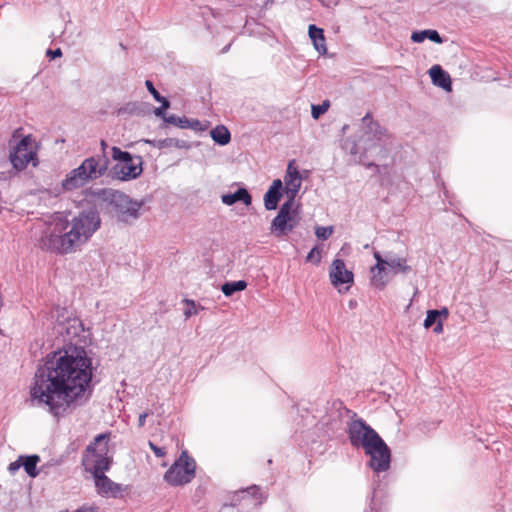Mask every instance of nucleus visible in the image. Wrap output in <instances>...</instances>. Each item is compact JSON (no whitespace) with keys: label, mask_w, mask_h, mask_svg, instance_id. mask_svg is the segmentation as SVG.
<instances>
[{"label":"nucleus","mask_w":512,"mask_h":512,"mask_svg":"<svg viewBox=\"0 0 512 512\" xmlns=\"http://www.w3.org/2000/svg\"><path fill=\"white\" fill-rule=\"evenodd\" d=\"M210 136L212 140L220 146H225L231 141V133L224 125H217L211 129Z\"/></svg>","instance_id":"412c9836"},{"label":"nucleus","mask_w":512,"mask_h":512,"mask_svg":"<svg viewBox=\"0 0 512 512\" xmlns=\"http://www.w3.org/2000/svg\"><path fill=\"white\" fill-rule=\"evenodd\" d=\"M40 142L33 135H25L20 140L15 141L10 146L9 161L14 169L22 171L32 165L36 167L39 164L38 152Z\"/></svg>","instance_id":"423d86ee"},{"label":"nucleus","mask_w":512,"mask_h":512,"mask_svg":"<svg viewBox=\"0 0 512 512\" xmlns=\"http://www.w3.org/2000/svg\"><path fill=\"white\" fill-rule=\"evenodd\" d=\"M97 493L106 498H116L123 491L122 486L113 482L104 472L92 474Z\"/></svg>","instance_id":"4468645a"},{"label":"nucleus","mask_w":512,"mask_h":512,"mask_svg":"<svg viewBox=\"0 0 512 512\" xmlns=\"http://www.w3.org/2000/svg\"><path fill=\"white\" fill-rule=\"evenodd\" d=\"M247 287V283L244 280L227 282L222 285L221 291L227 297L233 295L235 292H240L245 290Z\"/></svg>","instance_id":"b1692460"},{"label":"nucleus","mask_w":512,"mask_h":512,"mask_svg":"<svg viewBox=\"0 0 512 512\" xmlns=\"http://www.w3.org/2000/svg\"><path fill=\"white\" fill-rule=\"evenodd\" d=\"M283 182L275 179L264 195V206L267 210H275L282 196Z\"/></svg>","instance_id":"2eb2a0df"},{"label":"nucleus","mask_w":512,"mask_h":512,"mask_svg":"<svg viewBox=\"0 0 512 512\" xmlns=\"http://www.w3.org/2000/svg\"><path fill=\"white\" fill-rule=\"evenodd\" d=\"M322 260V251L319 249V247H313L311 251L306 256V261L311 262L314 265H319Z\"/></svg>","instance_id":"bb28decb"},{"label":"nucleus","mask_w":512,"mask_h":512,"mask_svg":"<svg viewBox=\"0 0 512 512\" xmlns=\"http://www.w3.org/2000/svg\"><path fill=\"white\" fill-rule=\"evenodd\" d=\"M349 438L354 447H361L370 457L369 466L375 472H384L390 466V450L378 433L362 420L349 424Z\"/></svg>","instance_id":"7ed1b4c3"},{"label":"nucleus","mask_w":512,"mask_h":512,"mask_svg":"<svg viewBox=\"0 0 512 512\" xmlns=\"http://www.w3.org/2000/svg\"><path fill=\"white\" fill-rule=\"evenodd\" d=\"M329 109V102L324 101L320 105H312L311 106V115L313 119H318L322 114L326 113Z\"/></svg>","instance_id":"c85d7f7f"},{"label":"nucleus","mask_w":512,"mask_h":512,"mask_svg":"<svg viewBox=\"0 0 512 512\" xmlns=\"http://www.w3.org/2000/svg\"><path fill=\"white\" fill-rule=\"evenodd\" d=\"M112 158L116 162L112 168L115 178L121 181H129L141 175L143 161L140 156H133L118 147H113Z\"/></svg>","instance_id":"1a4fd4ad"},{"label":"nucleus","mask_w":512,"mask_h":512,"mask_svg":"<svg viewBox=\"0 0 512 512\" xmlns=\"http://www.w3.org/2000/svg\"><path fill=\"white\" fill-rule=\"evenodd\" d=\"M294 203L286 201L280 207L278 214L270 225V233L276 238H282L291 233L299 224L300 216Z\"/></svg>","instance_id":"9b49d317"},{"label":"nucleus","mask_w":512,"mask_h":512,"mask_svg":"<svg viewBox=\"0 0 512 512\" xmlns=\"http://www.w3.org/2000/svg\"><path fill=\"white\" fill-rule=\"evenodd\" d=\"M329 279L339 293H345L354 283V274L347 269L344 260L336 258L329 267Z\"/></svg>","instance_id":"f8f14e48"},{"label":"nucleus","mask_w":512,"mask_h":512,"mask_svg":"<svg viewBox=\"0 0 512 512\" xmlns=\"http://www.w3.org/2000/svg\"><path fill=\"white\" fill-rule=\"evenodd\" d=\"M56 322L57 332L75 344L54 353L36 372L29 395L33 406L60 418L87 400L93 366L92 358L78 345L88 336L82 321L70 311L60 309Z\"/></svg>","instance_id":"f257e3e1"},{"label":"nucleus","mask_w":512,"mask_h":512,"mask_svg":"<svg viewBox=\"0 0 512 512\" xmlns=\"http://www.w3.org/2000/svg\"><path fill=\"white\" fill-rule=\"evenodd\" d=\"M425 39H429L432 42L441 44L443 39L436 30L427 29L421 31H414L411 34V40L415 43H422Z\"/></svg>","instance_id":"4be33fe9"},{"label":"nucleus","mask_w":512,"mask_h":512,"mask_svg":"<svg viewBox=\"0 0 512 512\" xmlns=\"http://www.w3.org/2000/svg\"><path fill=\"white\" fill-rule=\"evenodd\" d=\"M147 416H148L147 412L141 413L139 415V418H138V426L139 427H143L145 425Z\"/></svg>","instance_id":"58836bf2"},{"label":"nucleus","mask_w":512,"mask_h":512,"mask_svg":"<svg viewBox=\"0 0 512 512\" xmlns=\"http://www.w3.org/2000/svg\"><path fill=\"white\" fill-rule=\"evenodd\" d=\"M47 55L54 59L56 57H60L62 55V51L60 48H57L55 50H48Z\"/></svg>","instance_id":"f704fd0d"},{"label":"nucleus","mask_w":512,"mask_h":512,"mask_svg":"<svg viewBox=\"0 0 512 512\" xmlns=\"http://www.w3.org/2000/svg\"><path fill=\"white\" fill-rule=\"evenodd\" d=\"M440 319L438 318V310H428L423 326L428 329L436 324Z\"/></svg>","instance_id":"c756f323"},{"label":"nucleus","mask_w":512,"mask_h":512,"mask_svg":"<svg viewBox=\"0 0 512 512\" xmlns=\"http://www.w3.org/2000/svg\"><path fill=\"white\" fill-rule=\"evenodd\" d=\"M101 218L97 210H83L69 221L56 214L47 223L40 238L41 245L61 254L75 252L99 230Z\"/></svg>","instance_id":"f03ea898"},{"label":"nucleus","mask_w":512,"mask_h":512,"mask_svg":"<svg viewBox=\"0 0 512 512\" xmlns=\"http://www.w3.org/2000/svg\"><path fill=\"white\" fill-rule=\"evenodd\" d=\"M143 142L158 148V143L160 142V140H148V139H146V140H143Z\"/></svg>","instance_id":"37998d69"},{"label":"nucleus","mask_w":512,"mask_h":512,"mask_svg":"<svg viewBox=\"0 0 512 512\" xmlns=\"http://www.w3.org/2000/svg\"><path fill=\"white\" fill-rule=\"evenodd\" d=\"M363 123L369 125L370 132L374 133L377 140H382V138L386 135L385 129H383L378 123L372 122L368 116L363 118Z\"/></svg>","instance_id":"a878e982"},{"label":"nucleus","mask_w":512,"mask_h":512,"mask_svg":"<svg viewBox=\"0 0 512 512\" xmlns=\"http://www.w3.org/2000/svg\"><path fill=\"white\" fill-rule=\"evenodd\" d=\"M157 102L161 103V107L164 109V110H167L170 106V103L169 101L162 96V100H157Z\"/></svg>","instance_id":"a19ab883"},{"label":"nucleus","mask_w":512,"mask_h":512,"mask_svg":"<svg viewBox=\"0 0 512 512\" xmlns=\"http://www.w3.org/2000/svg\"><path fill=\"white\" fill-rule=\"evenodd\" d=\"M319 1L327 8H333L340 2V0H319Z\"/></svg>","instance_id":"72a5a7b5"},{"label":"nucleus","mask_w":512,"mask_h":512,"mask_svg":"<svg viewBox=\"0 0 512 512\" xmlns=\"http://www.w3.org/2000/svg\"><path fill=\"white\" fill-rule=\"evenodd\" d=\"M448 315H449V311L446 307L438 310V318L439 319H441V320L446 319L448 317Z\"/></svg>","instance_id":"4c0bfd02"},{"label":"nucleus","mask_w":512,"mask_h":512,"mask_svg":"<svg viewBox=\"0 0 512 512\" xmlns=\"http://www.w3.org/2000/svg\"><path fill=\"white\" fill-rule=\"evenodd\" d=\"M284 184V192L288 198L287 201L294 203L295 197L302 185V177L298 168L295 166L294 161L288 163L284 176Z\"/></svg>","instance_id":"ddd939ff"},{"label":"nucleus","mask_w":512,"mask_h":512,"mask_svg":"<svg viewBox=\"0 0 512 512\" xmlns=\"http://www.w3.org/2000/svg\"><path fill=\"white\" fill-rule=\"evenodd\" d=\"M373 256L376 263L369 269V284L376 290H384L395 275L412 272V266L404 255L392 251H374Z\"/></svg>","instance_id":"20e7f679"},{"label":"nucleus","mask_w":512,"mask_h":512,"mask_svg":"<svg viewBox=\"0 0 512 512\" xmlns=\"http://www.w3.org/2000/svg\"><path fill=\"white\" fill-rule=\"evenodd\" d=\"M164 109L162 107H158L154 110V114L157 116V117H161V118H167L168 116H165L164 114Z\"/></svg>","instance_id":"ea45409f"},{"label":"nucleus","mask_w":512,"mask_h":512,"mask_svg":"<svg viewBox=\"0 0 512 512\" xmlns=\"http://www.w3.org/2000/svg\"><path fill=\"white\" fill-rule=\"evenodd\" d=\"M182 303L185 306L183 309L185 319H189L190 317L197 315L200 310L204 309L202 306L197 305L192 299H184Z\"/></svg>","instance_id":"393cba45"},{"label":"nucleus","mask_w":512,"mask_h":512,"mask_svg":"<svg viewBox=\"0 0 512 512\" xmlns=\"http://www.w3.org/2000/svg\"><path fill=\"white\" fill-rule=\"evenodd\" d=\"M108 162L104 157H89L71 170L62 182L65 190H74L101 177L107 170Z\"/></svg>","instance_id":"39448f33"},{"label":"nucleus","mask_w":512,"mask_h":512,"mask_svg":"<svg viewBox=\"0 0 512 512\" xmlns=\"http://www.w3.org/2000/svg\"><path fill=\"white\" fill-rule=\"evenodd\" d=\"M110 205L118 222L132 224L140 217L143 202L132 199L123 192L114 191L110 195Z\"/></svg>","instance_id":"9d476101"},{"label":"nucleus","mask_w":512,"mask_h":512,"mask_svg":"<svg viewBox=\"0 0 512 512\" xmlns=\"http://www.w3.org/2000/svg\"><path fill=\"white\" fill-rule=\"evenodd\" d=\"M108 436L99 434L95 437L84 454L83 465L85 470L91 474L105 472L110 467V457L108 456Z\"/></svg>","instance_id":"0eeeda50"},{"label":"nucleus","mask_w":512,"mask_h":512,"mask_svg":"<svg viewBox=\"0 0 512 512\" xmlns=\"http://www.w3.org/2000/svg\"><path fill=\"white\" fill-rule=\"evenodd\" d=\"M40 456L33 455H22V468L30 478H36L39 476L40 471L38 464L40 463Z\"/></svg>","instance_id":"aec40b11"},{"label":"nucleus","mask_w":512,"mask_h":512,"mask_svg":"<svg viewBox=\"0 0 512 512\" xmlns=\"http://www.w3.org/2000/svg\"><path fill=\"white\" fill-rule=\"evenodd\" d=\"M166 123L172 124L182 129H192L194 131H203L205 127L202 123L197 119H189L186 117H178L176 115H170L167 118H164Z\"/></svg>","instance_id":"6ab92c4d"},{"label":"nucleus","mask_w":512,"mask_h":512,"mask_svg":"<svg viewBox=\"0 0 512 512\" xmlns=\"http://www.w3.org/2000/svg\"><path fill=\"white\" fill-rule=\"evenodd\" d=\"M428 73L434 85L441 87L447 92L452 90L451 78L449 74L441 68V66H432Z\"/></svg>","instance_id":"dca6fc26"},{"label":"nucleus","mask_w":512,"mask_h":512,"mask_svg":"<svg viewBox=\"0 0 512 512\" xmlns=\"http://www.w3.org/2000/svg\"><path fill=\"white\" fill-rule=\"evenodd\" d=\"M145 85L148 89V91L152 94L153 98L157 101V100H162V96L159 94V92L155 89V87L153 86V83L150 81V80H147L145 82Z\"/></svg>","instance_id":"2f4dec72"},{"label":"nucleus","mask_w":512,"mask_h":512,"mask_svg":"<svg viewBox=\"0 0 512 512\" xmlns=\"http://www.w3.org/2000/svg\"><path fill=\"white\" fill-rule=\"evenodd\" d=\"M334 232L333 226H317L315 228V235L317 238L326 240L328 239Z\"/></svg>","instance_id":"cd10ccee"},{"label":"nucleus","mask_w":512,"mask_h":512,"mask_svg":"<svg viewBox=\"0 0 512 512\" xmlns=\"http://www.w3.org/2000/svg\"><path fill=\"white\" fill-rule=\"evenodd\" d=\"M76 512H98V507L96 506H83L78 509Z\"/></svg>","instance_id":"c9c22d12"},{"label":"nucleus","mask_w":512,"mask_h":512,"mask_svg":"<svg viewBox=\"0 0 512 512\" xmlns=\"http://www.w3.org/2000/svg\"><path fill=\"white\" fill-rule=\"evenodd\" d=\"M443 321L442 320H439L436 324H435V327L433 328V332L436 333V334H441L443 332Z\"/></svg>","instance_id":"e433bc0d"},{"label":"nucleus","mask_w":512,"mask_h":512,"mask_svg":"<svg viewBox=\"0 0 512 512\" xmlns=\"http://www.w3.org/2000/svg\"><path fill=\"white\" fill-rule=\"evenodd\" d=\"M221 201L227 206H232L236 202H242L245 206H250L252 197L246 188H239L234 193L223 194Z\"/></svg>","instance_id":"a211bd4d"},{"label":"nucleus","mask_w":512,"mask_h":512,"mask_svg":"<svg viewBox=\"0 0 512 512\" xmlns=\"http://www.w3.org/2000/svg\"><path fill=\"white\" fill-rule=\"evenodd\" d=\"M308 35L314 46V49L320 54L325 55L327 53L326 39L322 28H318L316 25L311 24L308 27Z\"/></svg>","instance_id":"f3484780"},{"label":"nucleus","mask_w":512,"mask_h":512,"mask_svg":"<svg viewBox=\"0 0 512 512\" xmlns=\"http://www.w3.org/2000/svg\"><path fill=\"white\" fill-rule=\"evenodd\" d=\"M22 455H20L15 461L8 465V471L11 475H15L17 471L22 467Z\"/></svg>","instance_id":"7c9ffc66"},{"label":"nucleus","mask_w":512,"mask_h":512,"mask_svg":"<svg viewBox=\"0 0 512 512\" xmlns=\"http://www.w3.org/2000/svg\"><path fill=\"white\" fill-rule=\"evenodd\" d=\"M197 464L187 450H183L179 457L164 473V481L172 487L187 485L193 481L196 476Z\"/></svg>","instance_id":"6e6552de"},{"label":"nucleus","mask_w":512,"mask_h":512,"mask_svg":"<svg viewBox=\"0 0 512 512\" xmlns=\"http://www.w3.org/2000/svg\"><path fill=\"white\" fill-rule=\"evenodd\" d=\"M178 148V149H190L191 145L185 140L177 139V138H165L161 139L158 143V149L164 148Z\"/></svg>","instance_id":"5701e85b"},{"label":"nucleus","mask_w":512,"mask_h":512,"mask_svg":"<svg viewBox=\"0 0 512 512\" xmlns=\"http://www.w3.org/2000/svg\"><path fill=\"white\" fill-rule=\"evenodd\" d=\"M143 142L158 148V143L160 142V140H148V139H146V140H143Z\"/></svg>","instance_id":"79ce46f5"},{"label":"nucleus","mask_w":512,"mask_h":512,"mask_svg":"<svg viewBox=\"0 0 512 512\" xmlns=\"http://www.w3.org/2000/svg\"><path fill=\"white\" fill-rule=\"evenodd\" d=\"M149 447L154 452L157 457H164L166 455V450L164 448L156 446L153 442H149Z\"/></svg>","instance_id":"473e14b6"}]
</instances>
